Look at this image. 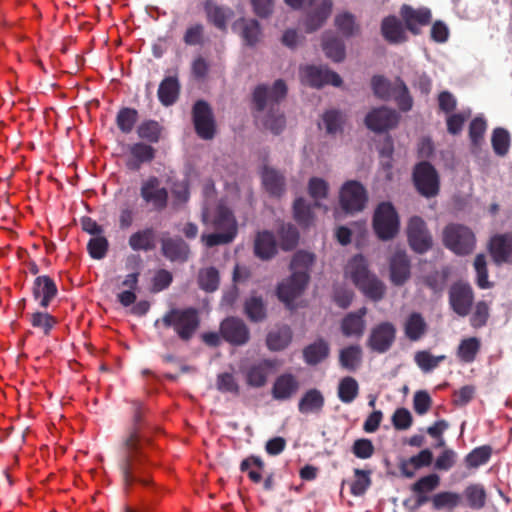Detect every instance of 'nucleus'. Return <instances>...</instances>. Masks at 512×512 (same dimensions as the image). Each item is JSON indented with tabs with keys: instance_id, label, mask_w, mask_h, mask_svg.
Instances as JSON below:
<instances>
[{
	"instance_id": "obj_45",
	"label": "nucleus",
	"mask_w": 512,
	"mask_h": 512,
	"mask_svg": "<svg viewBox=\"0 0 512 512\" xmlns=\"http://www.w3.org/2000/svg\"><path fill=\"white\" fill-rule=\"evenodd\" d=\"M493 449L490 445H482L474 448L464 458L467 469H477L487 464L492 456Z\"/></svg>"
},
{
	"instance_id": "obj_59",
	"label": "nucleus",
	"mask_w": 512,
	"mask_h": 512,
	"mask_svg": "<svg viewBox=\"0 0 512 512\" xmlns=\"http://www.w3.org/2000/svg\"><path fill=\"white\" fill-rule=\"evenodd\" d=\"M474 269L476 271V284L480 289H488L492 287V283L488 280V269L486 256L482 253L477 254L474 259Z\"/></svg>"
},
{
	"instance_id": "obj_48",
	"label": "nucleus",
	"mask_w": 512,
	"mask_h": 512,
	"mask_svg": "<svg viewBox=\"0 0 512 512\" xmlns=\"http://www.w3.org/2000/svg\"><path fill=\"white\" fill-rule=\"evenodd\" d=\"M361 348L351 345L343 348L339 354V363L342 368L348 371H355L361 362Z\"/></svg>"
},
{
	"instance_id": "obj_28",
	"label": "nucleus",
	"mask_w": 512,
	"mask_h": 512,
	"mask_svg": "<svg viewBox=\"0 0 512 512\" xmlns=\"http://www.w3.org/2000/svg\"><path fill=\"white\" fill-rule=\"evenodd\" d=\"M439 484L440 477L435 473L423 476L413 483L410 489L416 496L415 508L426 504L430 500L427 494L434 491Z\"/></svg>"
},
{
	"instance_id": "obj_17",
	"label": "nucleus",
	"mask_w": 512,
	"mask_h": 512,
	"mask_svg": "<svg viewBox=\"0 0 512 512\" xmlns=\"http://www.w3.org/2000/svg\"><path fill=\"white\" fill-rule=\"evenodd\" d=\"M399 121L400 115L395 109L381 106L373 108L366 115L364 123L369 130L384 133L396 128Z\"/></svg>"
},
{
	"instance_id": "obj_9",
	"label": "nucleus",
	"mask_w": 512,
	"mask_h": 512,
	"mask_svg": "<svg viewBox=\"0 0 512 512\" xmlns=\"http://www.w3.org/2000/svg\"><path fill=\"white\" fill-rule=\"evenodd\" d=\"M412 180L417 192L432 198L439 194L440 177L435 167L428 161H421L414 166Z\"/></svg>"
},
{
	"instance_id": "obj_2",
	"label": "nucleus",
	"mask_w": 512,
	"mask_h": 512,
	"mask_svg": "<svg viewBox=\"0 0 512 512\" xmlns=\"http://www.w3.org/2000/svg\"><path fill=\"white\" fill-rule=\"evenodd\" d=\"M287 95V86L282 79L274 82L269 88L267 85L260 84L253 91V103L257 112H263L267 107L269 111L264 119V127L273 134H280L286 125V119L279 109L275 106Z\"/></svg>"
},
{
	"instance_id": "obj_18",
	"label": "nucleus",
	"mask_w": 512,
	"mask_h": 512,
	"mask_svg": "<svg viewBox=\"0 0 512 512\" xmlns=\"http://www.w3.org/2000/svg\"><path fill=\"white\" fill-rule=\"evenodd\" d=\"M301 78L303 83L313 88H321L327 84L339 87L342 84V79L336 72L313 65L301 69Z\"/></svg>"
},
{
	"instance_id": "obj_44",
	"label": "nucleus",
	"mask_w": 512,
	"mask_h": 512,
	"mask_svg": "<svg viewBox=\"0 0 512 512\" xmlns=\"http://www.w3.org/2000/svg\"><path fill=\"white\" fill-rule=\"evenodd\" d=\"M450 271L447 267L441 270H434L422 277V282L434 294H441L447 284Z\"/></svg>"
},
{
	"instance_id": "obj_46",
	"label": "nucleus",
	"mask_w": 512,
	"mask_h": 512,
	"mask_svg": "<svg viewBox=\"0 0 512 512\" xmlns=\"http://www.w3.org/2000/svg\"><path fill=\"white\" fill-rule=\"evenodd\" d=\"M392 97L402 112H408L413 107V98L405 82L397 77L394 81Z\"/></svg>"
},
{
	"instance_id": "obj_7",
	"label": "nucleus",
	"mask_w": 512,
	"mask_h": 512,
	"mask_svg": "<svg viewBox=\"0 0 512 512\" xmlns=\"http://www.w3.org/2000/svg\"><path fill=\"white\" fill-rule=\"evenodd\" d=\"M442 241L447 249L460 256L472 253L476 244L473 231L469 227L457 223L445 226Z\"/></svg>"
},
{
	"instance_id": "obj_55",
	"label": "nucleus",
	"mask_w": 512,
	"mask_h": 512,
	"mask_svg": "<svg viewBox=\"0 0 512 512\" xmlns=\"http://www.w3.org/2000/svg\"><path fill=\"white\" fill-rule=\"evenodd\" d=\"M334 24L338 31L345 37H351L359 30L355 17L349 12H343L335 17Z\"/></svg>"
},
{
	"instance_id": "obj_57",
	"label": "nucleus",
	"mask_w": 512,
	"mask_h": 512,
	"mask_svg": "<svg viewBox=\"0 0 512 512\" xmlns=\"http://www.w3.org/2000/svg\"><path fill=\"white\" fill-rule=\"evenodd\" d=\"M460 500V495L451 491L439 492L431 498L433 508L436 510L443 508L452 510L459 505Z\"/></svg>"
},
{
	"instance_id": "obj_33",
	"label": "nucleus",
	"mask_w": 512,
	"mask_h": 512,
	"mask_svg": "<svg viewBox=\"0 0 512 512\" xmlns=\"http://www.w3.org/2000/svg\"><path fill=\"white\" fill-rule=\"evenodd\" d=\"M381 32L385 40L391 44H399L407 40L402 22L393 15L382 20Z\"/></svg>"
},
{
	"instance_id": "obj_1",
	"label": "nucleus",
	"mask_w": 512,
	"mask_h": 512,
	"mask_svg": "<svg viewBox=\"0 0 512 512\" xmlns=\"http://www.w3.org/2000/svg\"><path fill=\"white\" fill-rule=\"evenodd\" d=\"M142 420V406L134 403V427L123 439L119 447L118 469L121 474L123 490L126 494L134 492L137 486L149 491L156 490L151 477V462L139 435Z\"/></svg>"
},
{
	"instance_id": "obj_47",
	"label": "nucleus",
	"mask_w": 512,
	"mask_h": 512,
	"mask_svg": "<svg viewBox=\"0 0 512 512\" xmlns=\"http://www.w3.org/2000/svg\"><path fill=\"white\" fill-rule=\"evenodd\" d=\"M359 394V385L355 378L346 376L338 384L337 395L341 402L349 404L353 402Z\"/></svg>"
},
{
	"instance_id": "obj_10",
	"label": "nucleus",
	"mask_w": 512,
	"mask_h": 512,
	"mask_svg": "<svg viewBox=\"0 0 512 512\" xmlns=\"http://www.w3.org/2000/svg\"><path fill=\"white\" fill-rule=\"evenodd\" d=\"M139 194L142 202L150 211L162 212L168 207V189L161 185V180L157 176H149L143 180Z\"/></svg>"
},
{
	"instance_id": "obj_29",
	"label": "nucleus",
	"mask_w": 512,
	"mask_h": 512,
	"mask_svg": "<svg viewBox=\"0 0 512 512\" xmlns=\"http://www.w3.org/2000/svg\"><path fill=\"white\" fill-rule=\"evenodd\" d=\"M57 286L52 278L43 275L38 276L33 283L32 293L35 300H40L41 307L49 306L51 300L57 295Z\"/></svg>"
},
{
	"instance_id": "obj_14",
	"label": "nucleus",
	"mask_w": 512,
	"mask_h": 512,
	"mask_svg": "<svg viewBox=\"0 0 512 512\" xmlns=\"http://www.w3.org/2000/svg\"><path fill=\"white\" fill-rule=\"evenodd\" d=\"M368 196L364 186L355 180L344 183L340 191V205L347 213L362 211L367 203Z\"/></svg>"
},
{
	"instance_id": "obj_5",
	"label": "nucleus",
	"mask_w": 512,
	"mask_h": 512,
	"mask_svg": "<svg viewBox=\"0 0 512 512\" xmlns=\"http://www.w3.org/2000/svg\"><path fill=\"white\" fill-rule=\"evenodd\" d=\"M346 274L368 299L378 302L384 298L386 286L383 281L369 270L368 262L363 255H355L348 262Z\"/></svg>"
},
{
	"instance_id": "obj_32",
	"label": "nucleus",
	"mask_w": 512,
	"mask_h": 512,
	"mask_svg": "<svg viewBox=\"0 0 512 512\" xmlns=\"http://www.w3.org/2000/svg\"><path fill=\"white\" fill-rule=\"evenodd\" d=\"M303 360L310 366L318 365L328 358L330 354V345L323 339L318 338L313 343L307 345L303 351Z\"/></svg>"
},
{
	"instance_id": "obj_42",
	"label": "nucleus",
	"mask_w": 512,
	"mask_h": 512,
	"mask_svg": "<svg viewBox=\"0 0 512 512\" xmlns=\"http://www.w3.org/2000/svg\"><path fill=\"white\" fill-rule=\"evenodd\" d=\"M244 313L254 323L262 322L267 317L266 305L261 296H251L244 302Z\"/></svg>"
},
{
	"instance_id": "obj_12",
	"label": "nucleus",
	"mask_w": 512,
	"mask_h": 512,
	"mask_svg": "<svg viewBox=\"0 0 512 512\" xmlns=\"http://www.w3.org/2000/svg\"><path fill=\"white\" fill-rule=\"evenodd\" d=\"M192 120L196 134L204 140H211L216 133L213 111L208 102L197 100L192 107Z\"/></svg>"
},
{
	"instance_id": "obj_20",
	"label": "nucleus",
	"mask_w": 512,
	"mask_h": 512,
	"mask_svg": "<svg viewBox=\"0 0 512 512\" xmlns=\"http://www.w3.org/2000/svg\"><path fill=\"white\" fill-rule=\"evenodd\" d=\"M275 368V361L261 359L242 369L245 382L249 387L261 388L267 383L268 377Z\"/></svg>"
},
{
	"instance_id": "obj_41",
	"label": "nucleus",
	"mask_w": 512,
	"mask_h": 512,
	"mask_svg": "<svg viewBox=\"0 0 512 512\" xmlns=\"http://www.w3.org/2000/svg\"><path fill=\"white\" fill-rule=\"evenodd\" d=\"M322 48L325 55L334 62H341L345 58L343 41L330 33L323 35Z\"/></svg>"
},
{
	"instance_id": "obj_60",
	"label": "nucleus",
	"mask_w": 512,
	"mask_h": 512,
	"mask_svg": "<svg viewBox=\"0 0 512 512\" xmlns=\"http://www.w3.org/2000/svg\"><path fill=\"white\" fill-rule=\"evenodd\" d=\"M371 87L376 97L388 100L392 97L394 83L392 84L382 75H375L371 79Z\"/></svg>"
},
{
	"instance_id": "obj_61",
	"label": "nucleus",
	"mask_w": 512,
	"mask_h": 512,
	"mask_svg": "<svg viewBox=\"0 0 512 512\" xmlns=\"http://www.w3.org/2000/svg\"><path fill=\"white\" fill-rule=\"evenodd\" d=\"M109 242L106 237L99 235L92 237L87 243V251L92 259L101 260L106 257Z\"/></svg>"
},
{
	"instance_id": "obj_62",
	"label": "nucleus",
	"mask_w": 512,
	"mask_h": 512,
	"mask_svg": "<svg viewBox=\"0 0 512 512\" xmlns=\"http://www.w3.org/2000/svg\"><path fill=\"white\" fill-rule=\"evenodd\" d=\"M370 471L359 468L354 469L355 480L350 485V492L354 496H362L371 485Z\"/></svg>"
},
{
	"instance_id": "obj_3",
	"label": "nucleus",
	"mask_w": 512,
	"mask_h": 512,
	"mask_svg": "<svg viewBox=\"0 0 512 512\" xmlns=\"http://www.w3.org/2000/svg\"><path fill=\"white\" fill-rule=\"evenodd\" d=\"M314 262L313 253L300 250L294 254L290 264L291 276L277 286V296L286 306L290 307L306 289Z\"/></svg>"
},
{
	"instance_id": "obj_34",
	"label": "nucleus",
	"mask_w": 512,
	"mask_h": 512,
	"mask_svg": "<svg viewBox=\"0 0 512 512\" xmlns=\"http://www.w3.org/2000/svg\"><path fill=\"white\" fill-rule=\"evenodd\" d=\"M240 29V36L245 45L255 46L261 37V27L256 19L240 18L234 24V29Z\"/></svg>"
},
{
	"instance_id": "obj_38",
	"label": "nucleus",
	"mask_w": 512,
	"mask_h": 512,
	"mask_svg": "<svg viewBox=\"0 0 512 512\" xmlns=\"http://www.w3.org/2000/svg\"><path fill=\"white\" fill-rule=\"evenodd\" d=\"M179 93L180 84L177 77L168 76L161 81L158 88V98L162 105H173L177 101Z\"/></svg>"
},
{
	"instance_id": "obj_25",
	"label": "nucleus",
	"mask_w": 512,
	"mask_h": 512,
	"mask_svg": "<svg viewBox=\"0 0 512 512\" xmlns=\"http://www.w3.org/2000/svg\"><path fill=\"white\" fill-rule=\"evenodd\" d=\"M126 167L131 171H139L143 164L154 160L156 149L144 142H137L129 145Z\"/></svg>"
},
{
	"instance_id": "obj_37",
	"label": "nucleus",
	"mask_w": 512,
	"mask_h": 512,
	"mask_svg": "<svg viewBox=\"0 0 512 512\" xmlns=\"http://www.w3.org/2000/svg\"><path fill=\"white\" fill-rule=\"evenodd\" d=\"M261 177L263 186L270 195L279 197L284 193L285 178L279 171L265 166Z\"/></svg>"
},
{
	"instance_id": "obj_27",
	"label": "nucleus",
	"mask_w": 512,
	"mask_h": 512,
	"mask_svg": "<svg viewBox=\"0 0 512 512\" xmlns=\"http://www.w3.org/2000/svg\"><path fill=\"white\" fill-rule=\"evenodd\" d=\"M203 9L209 23L221 31H226L228 21L234 16L231 8L217 5L213 0H205Z\"/></svg>"
},
{
	"instance_id": "obj_8",
	"label": "nucleus",
	"mask_w": 512,
	"mask_h": 512,
	"mask_svg": "<svg viewBox=\"0 0 512 512\" xmlns=\"http://www.w3.org/2000/svg\"><path fill=\"white\" fill-rule=\"evenodd\" d=\"M399 216L390 202L380 203L373 215V229L380 240L393 239L399 232Z\"/></svg>"
},
{
	"instance_id": "obj_30",
	"label": "nucleus",
	"mask_w": 512,
	"mask_h": 512,
	"mask_svg": "<svg viewBox=\"0 0 512 512\" xmlns=\"http://www.w3.org/2000/svg\"><path fill=\"white\" fill-rule=\"evenodd\" d=\"M325 406V397L317 388L308 389L298 402V411L303 415L320 414Z\"/></svg>"
},
{
	"instance_id": "obj_63",
	"label": "nucleus",
	"mask_w": 512,
	"mask_h": 512,
	"mask_svg": "<svg viewBox=\"0 0 512 512\" xmlns=\"http://www.w3.org/2000/svg\"><path fill=\"white\" fill-rule=\"evenodd\" d=\"M183 42L188 46H201L205 42V27L202 23H195L187 27Z\"/></svg>"
},
{
	"instance_id": "obj_54",
	"label": "nucleus",
	"mask_w": 512,
	"mask_h": 512,
	"mask_svg": "<svg viewBox=\"0 0 512 512\" xmlns=\"http://www.w3.org/2000/svg\"><path fill=\"white\" fill-rule=\"evenodd\" d=\"M446 359L445 355L433 356L429 351L421 350L415 353L414 361L423 372H430Z\"/></svg>"
},
{
	"instance_id": "obj_4",
	"label": "nucleus",
	"mask_w": 512,
	"mask_h": 512,
	"mask_svg": "<svg viewBox=\"0 0 512 512\" xmlns=\"http://www.w3.org/2000/svg\"><path fill=\"white\" fill-rule=\"evenodd\" d=\"M202 222L215 230L214 233L203 234L201 241L208 248L231 243L237 235V223L232 211L219 204L215 209L204 207Z\"/></svg>"
},
{
	"instance_id": "obj_22",
	"label": "nucleus",
	"mask_w": 512,
	"mask_h": 512,
	"mask_svg": "<svg viewBox=\"0 0 512 512\" xmlns=\"http://www.w3.org/2000/svg\"><path fill=\"white\" fill-rule=\"evenodd\" d=\"M390 281L395 286L404 285L411 277V261L404 251L395 252L389 261Z\"/></svg>"
},
{
	"instance_id": "obj_50",
	"label": "nucleus",
	"mask_w": 512,
	"mask_h": 512,
	"mask_svg": "<svg viewBox=\"0 0 512 512\" xmlns=\"http://www.w3.org/2000/svg\"><path fill=\"white\" fill-rule=\"evenodd\" d=\"M138 117L136 109L129 107L121 108L116 116V125L122 133L129 134L132 132Z\"/></svg>"
},
{
	"instance_id": "obj_24",
	"label": "nucleus",
	"mask_w": 512,
	"mask_h": 512,
	"mask_svg": "<svg viewBox=\"0 0 512 512\" xmlns=\"http://www.w3.org/2000/svg\"><path fill=\"white\" fill-rule=\"evenodd\" d=\"M161 254L171 262L184 263L190 257V247L181 237H163Z\"/></svg>"
},
{
	"instance_id": "obj_16",
	"label": "nucleus",
	"mask_w": 512,
	"mask_h": 512,
	"mask_svg": "<svg viewBox=\"0 0 512 512\" xmlns=\"http://www.w3.org/2000/svg\"><path fill=\"white\" fill-rule=\"evenodd\" d=\"M221 337L232 346H244L251 338L250 329L239 317L229 316L220 323Z\"/></svg>"
},
{
	"instance_id": "obj_23",
	"label": "nucleus",
	"mask_w": 512,
	"mask_h": 512,
	"mask_svg": "<svg viewBox=\"0 0 512 512\" xmlns=\"http://www.w3.org/2000/svg\"><path fill=\"white\" fill-rule=\"evenodd\" d=\"M300 389V381L292 373H282L276 377L271 395L274 400L287 401L295 396Z\"/></svg>"
},
{
	"instance_id": "obj_53",
	"label": "nucleus",
	"mask_w": 512,
	"mask_h": 512,
	"mask_svg": "<svg viewBox=\"0 0 512 512\" xmlns=\"http://www.w3.org/2000/svg\"><path fill=\"white\" fill-rule=\"evenodd\" d=\"M162 127L155 120H145L137 128L139 138L149 143H158L161 138Z\"/></svg>"
},
{
	"instance_id": "obj_64",
	"label": "nucleus",
	"mask_w": 512,
	"mask_h": 512,
	"mask_svg": "<svg viewBox=\"0 0 512 512\" xmlns=\"http://www.w3.org/2000/svg\"><path fill=\"white\" fill-rule=\"evenodd\" d=\"M322 121L328 134H336L342 131L343 115L337 110L326 111L322 116Z\"/></svg>"
},
{
	"instance_id": "obj_39",
	"label": "nucleus",
	"mask_w": 512,
	"mask_h": 512,
	"mask_svg": "<svg viewBox=\"0 0 512 512\" xmlns=\"http://www.w3.org/2000/svg\"><path fill=\"white\" fill-rule=\"evenodd\" d=\"M292 330L289 326L283 325L267 334L266 345L270 351L284 350L292 341Z\"/></svg>"
},
{
	"instance_id": "obj_11",
	"label": "nucleus",
	"mask_w": 512,
	"mask_h": 512,
	"mask_svg": "<svg viewBox=\"0 0 512 512\" xmlns=\"http://www.w3.org/2000/svg\"><path fill=\"white\" fill-rule=\"evenodd\" d=\"M474 298L473 288L467 282L456 281L449 288V306L459 317H466L470 314Z\"/></svg>"
},
{
	"instance_id": "obj_51",
	"label": "nucleus",
	"mask_w": 512,
	"mask_h": 512,
	"mask_svg": "<svg viewBox=\"0 0 512 512\" xmlns=\"http://www.w3.org/2000/svg\"><path fill=\"white\" fill-rule=\"evenodd\" d=\"M468 505L472 509H482L486 505L487 494L483 485L470 484L464 491Z\"/></svg>"
},
{
	"instance_id": "obj_56",
	"label": "nucleus",
	"mask_w": 512,
	"mask_h": 512,
	"mask_svg": "<svg viewBox=\"0 0 512 512\" xmlns=\"http://www.w3.org/2000/svg\"><path fill=\"white\" fill-rule=\"evenodd\" d=\"M280 246L284 251L294 249L299 241V232L292 224H283L279 230Z\"/></svg>"
},
{
	"instance_id": "obj_40",
	"label": "nucleus",
	"mask_w": 512,
	"mask_h": 512,
	"mask_svg": "<svg viewBox=\"0 0 512 512\" xmlns=\"http://www.w3.org/2000/svg\"><path fill=\"white\" fill-rule=\"evenodd\" d=\"M427 331V323L418 312L411 313L404 325L406 337L411 341H418Z\"/></svg>"
},
{
	"instance_id": "obj_52",
	"label": "nucleus",
	"mask_w": 512,
	"mask_h": 512,
	"mask_svg": "<svg viewBox=\"0 0 512 512\" xmlns=\"http://www.w3.org/2000/svg\"><path fill=\"white\" fill-rule=\"evenodd\" d=\"M219 282V272L215 267L200 269L198 273V285L202 290L213 292L218 289Z\"/></svg>"
},
{
	"instance_id": "obj_21",
	"label": "nucleus",
	"mask_w": 512,
	"mask_h": 512,
	"mask_svg": "<svg viewBox=\"0 0 512 512\" xmlns=\"http://www.w3.org/2000/svg\"><path fill=\"white\" fill-rule=\"evenodd\" d=\"M400 16L406 28L414 35H418L420 27L428 25L432 18L430 9L425 7L415 9L408 4L402 5Z\"/></svg>"
},
{
	"instance_id": "obj_6",
	"label": "nucleus",
	"mask_w": 512,
	"mask_h": 512,
	"mask_svg": "<svg viewBox=\"0 0 512 512\" xmlns=\"http://www.w3.org/2000/svg\"><path fill=\"white\" fill-rule=\"evenodd\" d=\"M201 324L199 311L194 307L172 308L154 323L172 329L183 342H189L197 333Z\"/></svg>"
},
{
	"instance_id": "obj_58",
	"label": "nucleus",
	"mask_w": 512,
	"mask_h": 512,
	"mask_svg": "<svg viewBox=\"0 0 512 512\" xmlns=\"http://www.w3.org/2000/svg\"><path fill=\"white\" fill-rule=\"evenodd\" d=\"M294 219L303 226L309 227L313 223L311 206L303 198H298L293 205Z\"/></svg>"
},
{
	"instance_id": "obj_36",
	"label": "nucleus",
	"mask_w": 512,
	"mask_h": 512,
	"mask_svg": "<svg viewBox=\"0 0 512 512\" xmlns=\"http://www.w3.org/2000/svg\"><path fill=\"white\" fill-rule=\"evenodd\" d=\"M254 253L262 260H268L277 253L276 240L273 233L262 231L257 234L254 242Z\"/></svg>"
},
{
	"instance_id": "obj_49",
	"label": "nucleus",
	"mask_w": 512,
	"mask_h": 512,
	"mask_svg": "<svg viewBox=\"0 0 512 512\" xmlns=\"http://www.w3.org/2000/svg\"><path fill=\"white\" fill-rule=\"evenodd\" d=\"M491 144L496 155L501 157L506 156L511 145V138L508 130L502 127L495 128L492 133Z\"/></svg>"
},
{
	"instance_id": "obj_26",
	"label": "nucleus",
	"mask_w": 512,
	"mask_h": 512,
	"mask_svg": "<svg viewBox=\"0 0 512 512\" xmlns=\"http://www.w3.org/2000/svg\"><path fill=\"white\" fill-rule=\"evenodd\" d=\"M489 250L496 263H512V233L492 237Z\"/></svg>"
},
{
	"instance_id": "obj_15",
	"label": "nucleus",
	"mask_w": 512,
	"mask_h": 512,
	"mask_svg": "<svg viewBox=\"0 0 512 512\" xmlns=\"http://www.w3.org/2000/svg\"><path fill=\"white\" fill-rule=\"evenodd\" d=\"M395 340V325L391 322L384 321L371 329L366 345L372 352L383 354L391 349Z\"/></svg>"
},
{
	"instance_id": "obj_31",
	"label": "nucleus",
	"mask_w": 512,
	"mask_h": 512,
	"mask_svg": "<svg viewBox=\"0 0 512 512\" xmlns=\"http://www.w3.org/2000/svg\"><path fill=\"white\" fill-rule=\"evenodd\" d=\"M367 314L366 307L360 308L356 312L348 313L341 322V331L346 337H361L365 331L364 317Z\"/></svg>"
},
{
	"instance_id": "obj_19",
	"label": "nucleus",
	"mask_w": 512,
	"mask_h": 512,
	"mask_svg": "<svg viewBox=\"0 0 512 512\" xmlns=\"http://www.w3.org/2000/svg\"><path fill=\"white\" fill-rule=\"evenodd\" d=\"M309 10L305 19L306 32L311 33L321 28L331 15L332 0H310Z\"/></svg>"
},
{
	"instance_id": "obj_13",
	"label": "nucleus",
	"mask_w": 512,
	"mask_h": 512,
	"mask_svg": "<svg viewBox=\"0 0 512 512\" xmlns=\"http://www.w3.org/2000/svg\"><path fill=\"white\" fill-rule=\"evenodd\" d=\"M406 234L408 244L414 252L424 254L431 249L433 245L432 236L421 217L413 216L409 219Z\"/></svg>"
},
{
	"instance_id": "obj_35",
	"label": "nucleus",
	"mask_w": 512,
	"mask_h": 512,
	"mask_svg": "<svg viewBox=\"0 0 512 512\" xmlns=\"http://www.w3.org/2000/svg\"><path fill=\"white\" fill-rule=\"evenodd\" d=\"M155 238V230L147 227L131 234L128 244L133 251H152L156 247Z\"/></svg>"
},
{
	"instance_id": "obj_43",
	"label": "nucleus",
	"mask_w": 512,
	"mask_h": 512,
	"mask_svg": "<svg viewBox=\"0 0 512 512\" xmlns=\"http://www.w3.org/2000/svg\"><path fill=\"white\" fill-rule=\"evenodd\" d=\"M481 349V341L477 337H469L460 341L457 348V357L461 362L472 363Z\"/></svg>"
}]
</instances>
